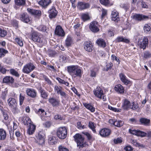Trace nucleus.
I'll list each match as a JSON object with an SVG mask.
<instances>
[{
  "mask_svg": "<svg viewBox=\"0 0 151 151\" xmlns=\"http://www.w3.org/2000/svg\"><path fill=\"white\" fill-rule=\"evenodd\" d=\"M148 40L147 38L144 37L143 38H142L139 40L138 42V45L141 48L145 49L147 46Z\"/></svg>",
  "mask_w": 151,
  "mask_h": 151,
  "instance_id": "9",
  "label": "nucleus"
},
{
  "mask_svg": "<svg viewBox=\"0 0 151 151\" xmlns=\"http://www.w3.org/2000/svg\"><path fill=\"white\" fill-rule=\"evenodd\" d=\"M6 70L5 68H4L0 64V72L3 73H5L6 71Z\"/></svg>",
  "mask_w": 151,
  "mask_h": 151,
  "instance_id": "59",
  "label": "nucleus"
},
{
  "mask_svg": "<svg viewBox=\"0 0 151 151\" xmlns=\"http://www.w3.org/2000/svg\"><path fill=\"white\" fill-rule=\"evenodd\" d=\"M96 43L99 46L101 47H104L106 46V43L105 40L101 38L98 39L96 41Z\"/></svg>",
  "mask_w": 151,
  "mask_h": 151,
  "instance_id": "26",
  "label": "nucleus"
},
{
  "mask_svg": "<svg viewBox=\"0 0 151 151\" xmlns=\"http://www.w3.org/2000/svg\"><path fill=\"white\" fill-rule=\"evenodd\" d=\"M83 105L86 108L90 111L91 112H93L95 111V108L92 106L91 104L85 103L83 104Z\"/></svg>",
  "mask_w": 151,
  "mask_h": 151,
  "instance_id": "35",
  "label": "nucleus"
},
{
  "mask_svg": "<svg viewBox=\"0 0 151 151\" xmlns=\"http://www.w3.org/2000/svg\"><path fill=\"white\" fill-rule=\"evenodd\" d=\"M56 138L52 136H50L48 142L51 145H53L55 144L56 142Z\"/></svg>",
  "mask_w": 151,
  "mask_h": 151,
  "instance_id": "34",
  "label": "nucleus"
},
{
  "mask_svg": "<svg viewBox=\"0 0 151 151\" xmlns=\"http://www.w3.org/2000/svg\"><path fill=\"white\" fill-rule=\"evenodd\" d=\"M25 97L23 95L22 93H20L19 97L20 105H21L25 99Z\"/></svg>",
  "mask_w": 151,
  "mask_h": 151,
  "instance_id": "47",
  "label": "nucleus"
},
{
  "mask_svg": "<svg viewBox=\"0 0 151 151\" xmlns=\"http://www.w3.org/2000/svg\"><path fill=\"white\" fill-rule=\"evenodd\" d=\"M115 90L120 93H122L124 92V88L120 84L116 85L114 88Z\"/></svg>",
  "mask_w": 151,
  "mask_h": 151,
  "instance_id": "32",
  "label": "nucleus"
},
{
  "mask_svg": "<svg viewBox=\"0 0 151 151\" xmlns=\"http://www.w3.org/2000/svg\"><path fill=\"white\" fill-rule=\"evenodd\" d=\"M25 0H15V2L18 5H24L25 3Z\"/></svg>",
  "mask_w": 151,
  "mask_h": 151,
  "instance_id": "44",
  "label": "nucleus"
},
{
  "mask_svg": "<svg viewBox=\"0 0 151 151\" xmlns=\"http://www.w3.org/2000/svg\"><path fill=\"white\" fill-rule=\"evenodd\" d=\"M35 67L32 63H28L26 64L22 69L23 72L25 73L29 74L33 70Z\"/></svg>",
  "mask_w": 151,
  "mask_h": 151,
  "instance_id": "6",
  "label": "nucleus"
},
{
  "mask_svg": "<svg viewBox=\"0 0 151 151\" xmlns=\"http://www.w3.org/2000/svg\"><path fill=\"white\" fill-rule=\"evenodd\" d=\"M96 72L93 70H91L90 76L92 77H95L96 76Z\"/></svg>",
  "mask_w": 151,
  "mask_h": 151,
  "instance_id": "63",
  "label": "nucleus"
},
{
  "mask_svg": "<svg viewBox=\"0 0 151 151\" xmlns=\"http://www.w3.org/2000/svg\"><path fill=\"white\" fill-rule=\"evenodd\" d=\"M43 36L37 32L32 33L31 39L34 42L42 43L43 41Z\"/></svg>",
  "mask_w": 151,
  "mask_h": 151,
  "instance_id": "4",
  "label": "nucleus"
},
{
  "mask_svg": "<svg viewBox=\"0 0 151 151\" xmlns=\"http://www.w3.org/2000/svg\"><path fill=\"white\" fill-rule=\"evenodd\" d=\"M151 28L148 24H146L144 27V31L146 33L149 32Z\"/></svg>",
  "mask_w": 151,
  "mask_h": 151,
  "instance_id": "48",
  "label": "nucleus"
},
{
  "mask_svg": "<svg viewBox=\"0 0 151 151\" xmlns=\"http://www.w3.org/2000/svg\"><path fill=\"white\" fill-rule=\"evenodd\" d=\"M72 42L71 37H68L65 40V45L67 47L70 46Z\"/></svg>",
  "mask_w": 151,
  "mask_h": 151,
  "instance_id": "38",
  "label": "nucleus"
},
{
  "mask_svg": "<svg viewBox=\"0 0 151 151\" xmlns=\"http://www.w3.org/2000/svg\"><path fill=\"white\" fill-rule=\"evenodd\" d=\"M55 92L58 94H60V95L65 98L67 97V94L64 91H63V88L60 86L55 85L54 87Z\"/></svg>",
  "mask_w": 151,
  "mask_h": 151,
  "instance_id": "7",
  "label": "nucleus"
},
{
  "mask_svg": "<svg viewBox=\"0 0 151 151\" xmlns=\"http://www.w3.org/2000/svg\"><path fill=\"white\" fill-rule=\"evenodd\" d=\"M15 41L17 42V44L20 46L22 47L23 46V43L22 39L19 38H16L15 39Z\"/></svg>",
  "mask_w": 151,
  "mask_h": 151,
  "instance_id": "43",
  "label": "nucleus"
},
{
  "mask_svg": "<svg viewBox=\"0 0 151 151\" xmlns=\"http://www.w3.org/2000/svg\"><path fill=\"white\" fill-rule=\"evenodd\" d=\"M129 132L135 135L138 136H140L141 137H144L147 135V133L144 132L139 130H136L130 129H129Z\"/></svg>",
  "mask_w": 151,
  "mask_h": 151,
  "instance_id": "10",
  "label": "nucleus"
},
{
  "mask_svg": "<svg viewBox=\"0 0 151 151\" xmlns=\"http://www.w3.org/2000/svg\"><path fill=\"white\" fill-rule=\"evenodd\" d=\"M26 92L28 96L32 98H35L37 96V92L33 88H27L26 90Z\"/></svg>",
  "mask_w": 151,
  "mask_h": 151,
  "instance_id": "15",
  "label": "nucleus"
},
{
  "mask_svg": "<svg viewBox=\"0 0 151 151\" xmlns=\"http://www.w3.org/2000/svg\"><path fill=\"white\" fill-rule=\"evenodd\" d=\"M6 131L3 129H0V140H4L6 137Z\"/></svg>",
  "mask_w": 151,
  "mask_h": 151,
  "instance_id": "33",
  "label": "nucleus"
},
{
  "mask_svg": "<svg viewBox=\"0 0 151 151\" xmlns=\"http://www.w3.org/2000/svg\"><path fill=\"white\" fill-rule=\"evenodd\" d=\"M84 48L87 51L91 52L93 49V45L91 42H86L84 44Z\"/></svg>",
  "mask_w": 151,
  "mask_h": 151,
  "instance_id": "19",
  "label": "nucleus"
},
{
  "mask_svg": "<svg viewBox=\"0 0 151 151\" xmlns=\"http://www.w3.org/2000/svg\"><path fill=\"white\" fill-rule=\"evenodd\" d=\"M111 19L115 22H117L119 20V14L115 10L112 11L111 15Z\"/></svg>",
  "mask_w": 151,
  "mask_h": 151,
  "instance_id": "22",
  "label": "nucleus"
},
{
  "mask_svg": "<svg viewBox=\"0 0 151 151\" xmlns=\"http://www.w3.org/2000/svg\"><path fill=\"white\" fill-rule=\"evenodd\" d=\"M110 130L107 128L102 129L99 131L100 135L102 137L108 136L110 135Z\"/></svg>",
  "mask_w": 151,
  "mask_h": 151,
  "instance_id": "20",
  "label": "nucleus"
},
{
  "mask_svg": "<svg viewBox=\"0 0 151 151\" xmlns=\"http://www.w3.org/2000/svg\"><path fill=\"white\" fill-rule=\"evenodd\" d=\"M100 3L105 6H108L109 4V0H100Z\"/></svg>",
  "mask_w": 151,
  "mask_h": 151,
  "instance_id": "50",
  "label": "nucleus"
},
{
  "mask_svg": "<svg viewBox=\"0 0 151 151\" xmlns=\"http://www.w3.org/2000/svg\"><path fill=\"white\" fill-rule=\"evenodd\" d=\"M98 26V22L96 21H93L91 23L89 26V28L92 32H96L99 30Z\"/></svg>",
  "mask_w": 151,
  "mask_h": 151,
  "instance_id": "13",
  "label": "nucleus"
},
{
  "mask_svg": "<svg viewBox=\"0 0 151 151\" xmlns=\"http://www.w3.org/2000/svg\"><path fill=\"white\" fill-rule=\"evenodd\" d=\"M88 126L94 133L96 132V131L95 129V124L93 122H89Z\"/></svg>",
  "mask_w": 151,
  "mask_h": 151,
  "instance_id": "42",
  "label": "nucleus"
},
{
  "mask_svg": "<svg viewBox=\"0 0 151 151\" xmlns=\"http://www.w3.org/2000/svg\"><path fill=\"white\" fill-rule=\"evenodd\" d=\"M139 121L142 124H143L144 125H147L150 123V120L145 118H141L140 119Z\"/></svg>",
  "mask_w": 151,
  "mask_h": 151,
  "instance_id": "36",
  "label": "nucleus"
},
{
  "mask_svg": "<svg viewBox=\"0 0 151 151\" xmlns=\"http://www.w3.org/2000/svg\"><path fill=\"white\" fill-rule=\"evenodd\" d=\"M124 149L126 151H130L132 150V147L130 145L127 146L124 148Z\"/></svg>",
  "mask_w": 151,
  "mask_h": 151,
  "instance_id": "64",
  "label": "nucleus"
},
{
  "mask_svg": "<svg viewBox=\"0 0 151 151\" xmlns=\"http://www.w3.org/2000/svg\"><path fill=\"white\" fill-rule=\"evenodd\" d=\"M93 93L95 96L100 99H101L102 96L104 95L102 89L99 87H97L94 90Z\"/></svg>",
  "mask_w": 151,
  "mask_h": 151,
  "instance_id": "12",
  "label": "nucleus"
},
{
  "mask_svg": "<svg viewBox=\"0 0 151 151\" xmlns=\"http://www.w3.org/2000/svg\"><path fill=\"white\" fill-rule=\"evenodd\" d=\"M44 135V133L41 131L39 132L38 134L36 135V142L39 144L42 145L45 142Z\"/></svg>",
  "mask_w": 151,
  "mask_h": 151,
  "instance_id": "8",
  "label": "nucleus"
},
{
  "mask_svg": "<svg viewBox=\"0 0 151 151\" xmlns=\"http://www.w3.org/2000/svg\"><path fill=\"white\" fill-rule=\"evenodd\" d=\"M131 107V104L128 100L125 99L122 106V108L124 110H128Z\"/></svg>",
  "mask_w": 151,
  "mask_h": 151,
  "instance_id": "21",
  "label": "nucleus"
},
{
  "mask_svg": "<svg viewBox=\"0 0 151 151\" xmlns=\"http://www.w3.org/2000/svg\"><path fill=\"white\" fill-rule=\"evenodd\" d=\"M51 123L50 122L47 121L43 124L44 126L46 127H49L51 125Z\"/></svg>",
  "mask_w": 151,
  "mask_h": 151,
  "instance_id": "60",
  "label": "nucleus"
},
{
  "mask_svg": "<svg viewBox=\"0 0 151 151\" xmlns=\"http://www.w3.org/2000/svg\"><path fill=\"white\" fill-rule=\"evenodd\" d=\"M67 131L65 127H60L57 131V136L60 139H65L67 137Z\"/></svg>",
  "mask_w": 151,
  "mask_h": 151,
  "instance_id": "2",
  "label": "nucleus"
},
{
  "mask_svg": "<svg viewBox=\"0 0 151 151\" xmlns=\"http://www.w3.org/2000/svg\"><path fill=\"white\" fill-rule=\"evenodd\" d=\"M123 124L124 122L122 121L115 120L114 125L117 127H119L122 126L123 125Z\"/></svg>",
  "mask_w": 151,
  "mask_h": 151,
  "instance_id": "41",
  "label": "nucleus"
},
{
  "mask_svg": "<svg viewBox=\"0 0 151 151\" xmlns=\"http://www.w3.org/2000/svg\"><path fill=\"white\" fill-rule=\"evenodd\" d=\"M78 128L80 129H83L86 128V126L85 125H82L81 122H78L77 123Z\"/></svg>",
  "mask_w": 151,
  "mask_h": 151,
  "instance_id": "49",
  "label": "nucleus"
},
{
  "mask_svg": "<svg viewBox=\"0 0 151 151\" xmlns=\"http://www.w3.org/2000/svg\"><path fill=\"white\" fill-rule=\"evenodd\" d=\"M55 34L60 37H64L65 33L62 27L60 25L57 26L55 31Z\"/></svg>",
  "mask_w": 151,
  "mask_h": 151,
  "instance_id": "11",
  "label": "nucleus"
},
{
  "mask_svg": "<svg viewBox=\"0 0 151 151\" xmlns=\"http://www.w3.org/2000/svg\"><path fill=\"white\" fill-rule=\"evenodd\" d=\"M60 60L63 61L64 62H66V60L67 59V58L65 55H62L60 56Z\"/></svg>",
  "mask_w": 151,
  "mask_h": 151,
  "instance_id": "61",
  "label": "nucleus"
},
{
  "mask_svg": "<svg viewBox=\"0 0 151 151\" xmlns=\"http://www.w3.org/2000/svg\"><path fill=\"white\" fill-rule=\"evenodd\" d=\"M7 35L6 31L4 29H2L0 28V36L3 37L6 36Z\"/></svg>",
  "mask_w": 151,
  "mask_h": 151,
  "instance_id": "46",
  "label": "nucleus"
},
{
  "mask_svg": "<svg viewBox=\"0 0 151 151\" xmlns=\"http://www.w3.org/2000/svg\"><path fill=\"white\" fill-rule=\"evenodd\" d=\"M48 101L50 103L53 107L58 106L60 105V100L53 97L49 98Z\"/></svg>",
  "mask_w": 151,
  "mask_h": 151,
  "instance_id": "16",
  "label": "nucleus"
},
{
  "mask_svg": "<svg viewBox=\"0 0 151 151\" xmlns=\"http://www.w3.org/2000/svg\"><path fill=\"white\" fill-rule=\"evenodd\" d=\"M8 51L4 49L1 48H0V57L1 58L4 57L5 55L7 53Z\"/></svg>",
  "mask_w": 151,
  "mask_h": 151,
  "instance_id": "37",
  "label": "nucleus"
},
{
  "mask_svg": "<svg viewBox=\"0 0 151 151\" xmlns=\"http://www.w3.org/2000/svg\"><path fill=\"white\" fill-rule=\"evenodd\" d=\"M23 123L24 125H29L32 124L31 121L30 119L28 117H25L24 119Z\"/></svg>",
  "mask_w": 151,
  "mask_h": 151,
  "instance_id": "39",
  "label": "nucleus"
},
{
  "mask_svg": "<svg viewBox=\"0 0 151 151\" xmlns=\"http://www.w3.org/2000/svg\"><path fill=\"white\" fill-rule=\"evenodd\" d=\"M148 16L142 14H135L133 16V18L135 20L141 21L148 19Z\"/></svg>",
  "mask_w": 151,
  "mask_h": 151,
  "instance_id": "18",
  "label": "nucleus"
},
{
  "mask_svg": "<svg viewBox=\"0 0 151 151\" xmlns=\"http://www.w3.org/2000/svg\"><path fill=\"white\" fill-rule=\"evenodd\" d=\"M122 140L121 138H117L114 140V142L116 144L121 143L122 142Z\"/></svg>",
  "mask_w": 151,
  "mask_h": 151,
  "instance_id": "52",
  "label": "nucleus"
},
{
  "mask_svg": "<svg viewBox=\"0 0 151 151\" xmlns=\"http://www.w3.org/2000/svg\"><path fill=\"white\" fill-rule=\"evenodd\" d=\"M120 79L122 82L125 84L127 85L129 84L130 81L128 80L126 76L123 73H120L119 74Z\"/></svg>",
  "mask_w": 151,
  "mask_h": 151,
  "instance_id": "27",
  "label": "nucleus"
},
{
  "mask_svg": "<svg viewBox=\"0 0 151 151\" xmlns=\"http://www.w3.org/2000/svg\"><path fill=\"white\" fill-rule=\"evenodd\" d=\"M75 141L77 142V146L80 147H82L84 146L83 143L84 138L82 135L79 134H76L74 136Z\"/></svg>",
  "mask_w": 151,
  "mask_h": 151,
  "instance_id": "5",
  "label": "nucleus"
},
{
  "mask_svg": "<svg viewBox=\"0 0 151 151\" xmlns=\"http://www.w3.org/2000/svg\"><path fill=\"white\" fill-rule=\"evenodd\" d=\"M37 89L40 93L41 96L43 99H47L48 96V94L45 90L42 88L41 85L39 86Z\"/></svg>",
  "mask_w": 151,
  "mask_h": 151,
  "instance_id": "24",
  "label": "nucleus"
},
{
  "mask_svg": "<svg viewBox=\"0 0 151 151\" xmlns=\"http://www.w3.org/2000/svg\"><path fill=\"white\" fill-rule=\"evenodd\" d=\"M8 104L9 107L11 108L12 110L14 113H15L18 111L17 107V103L16 100L13 98H9L7 100Z\"/></svg>",
  "mask_w": 151,
  "mask_h": 151,
  "instance_id": "3",
  "label": "nucleus"
},
{
  "mask_svg": "<svg viewBox=\"0 0 151 151\" xmlns=\"http://www.w3.org/2000/svg\"><path fill=\"white\" fill-rule=\"evenodd\" d=\"M58 149L59 151H69L68 149L62 145L59 147Z\"/></svg>",
  "mask_w": 151,
  "mask_h": 151,
  "instance_id": "54",
  "label": "nucleus"
},
{
  "mask_svg": "<svg viewBox=\"0 0 151 151\" xmlns=\"http://www.w3.org/2000/svg\"><path fill=\"white\" fill-rule=\"evenodd\" d=\"M20 18L22 21L25 23H28L30 21L28 14L26 12L23 13L20 15Z\"/></svg>",
  "mask_w": 151,
  "mask_h": 151,
  "instance_id": "17",
  "label": "nucleus"
},
{
  "mask_svg": "<svg viewBox=\"0 0 151 151\" xmlns=\"http://www.w3.org/2000/svg\"><path fill=\"white\" fill-rule=\"evenodd\" d=\"M48 53L50 56L51 57L55 56L57 54L56 52L55 51L52 50H49Z\"/></svg>",
  "mask_w": 151,
  "mask_h": 151,
  "instance_id": "51",
  "label": "nucleus"
},
{
  "mask_svg": "<svg viewBox=\"0 0 151 151\" xmlns=\"http://www.w3.org/2000/svg\"><path fill=\"white\" fill-rule=\"evenodd\" d=\"M139 106H138V105L137 104H135L134 103H132V105H131V107L130 109H131L134 110H135L137 109Z\"/></svg>",
  "mask_w": 151,
  "mask_h": 151,
  "instance_id": "56",
  "label": "nucleus"
},
{
  "mask_svg": "<svg viewBox=\"0 0 151 151\" xmlns=\"http://www.w3.org/2000/svg\"><path fill=\"white\" fill-rule=\"evenodd\" d=\"M14 79L13 77L10 76H6L3 79V82L5 83H12L14 82Z\"/></svg>",
  "mask_w": 151,
  "mask_h": 151,
  "instance_id": "30",
  "label": "nucleus"
},
{
  "mask_svg": "<svg viewBox=\"0 0 151 151\" xmlns=\"http://www.w3.org/2000/svg\"><path fill=\"white\" fill-rule=\"evenodd\" d=\"M27 11L29 13L32 15L40 16L41 15V12L39 10L28 8Z\"/></svg>",
  "mask_w": 151,
  "mask_h": 151,
  "instance_id": "23",
  "label": "nucleus"
},
{
  "mask_svg": "<svg viewBox=\"0 0 151 151\" xmlns=\"http://www.w3.org/2000/svg\"><path fill=\"white\" fill-rule=\"evenodd\" d=\"M151 54L149 52L146 51L144 53V57L146 58H148L151 57Z\"/></svg>",
  "mask_w": 151,
  "mask_h": 151,
  "instance_id": "55",
  "label": "nucleus"
},
{
  "mask_svg": "<svg viewBox=\"0 0 151 151\" xmlns=\"http://www.w3.org/2000/svg\"><path fill=\"white\" fill-rule=\"evenodd\" d=\"M45 110L42 109H39L37 113L38 115H41V114H43L45 113Z\"/></svg>",
  "mask_w": 151,
  "mask_h": 151,
  "instance_id": "62",
  "label": "nucleus"
},
{
  "mask_svg": "<svg viewBox=\"0 0 151 151\" xmlns=\"http://www.w3.org/2000/svg\"><path fill=\"white\" fill-rule=\"evenodd\" d=\"M112 59L113 60H115L119 63H120V61L119 59L115 56L114 55H112L111 56Z\"/></svg>",
  "mask_w": 151,
  "mask_h": 151,
  "instance_id": "58",
  "label": "nucleus"
},
{
  "mask_svg": "<svg viewBox=\"0 0 151 151\" xmlns=\"http://www.w3.org/2000/svg\"><path fill=\"white\" fill-rule=\"evenodd\" d=\"M81 18L84 21H85L89 19V17L88 14H82L81 15Z\"/></svg>",
  "mask_w": 151,
  "mask_h": 151,
  "instance_id": "45",
  "label": "nucleus"
},
{
  "mask_svg": "<svg viewBox=\"0 0 151 151\" xmlns=\"http://www.w3.org/2000/svg\"><path fill=\"white\" fill-rule=\"evenodd\" d=\"M76 65H71L67 68L68 72L72 76L76 77L78 76L80 77L81 76V70L80 69H78Z\"/></svg>",
  "mask_w": 151,
  "mask_h": 151,
  "instance_id": "1",
  "label": "nucleus"
},
{
  "mask_svg": "<svg viewBox=\"0 0 151 151\" xmlns=\"http://www.w3.org/2000/svg\"><path fill=\"white\" fill-rule=\"evenodd\" d=\"M48 13L49 14V17L51 18L55 17L57 14V12L54 7H52Z\"/></svg>",
  "mask_w": 151,
  "mask_h": 151,
  "instance_id": "28",
  "label": "nucleus"
},
{
  "mask_svg": "<svg viewBox=\"0 0 151 151\" xmlns=\"http://www.w3.org/2000/svg\"><path fill=\"white\" fill-rule=\"evenodd\" d=\"M107 11L104 9H102V14L101 18L102 19L107 14Z\"/></svg>",
  "mask_w": 151,
  "mask_h": 151,
  "instance_id": "53",
  "label": "nucleus"
},
{
  "mask_svg": "<svg viewBox=\"0 0 151 151\" xmlns=\"http://www.w3.org/2000/svg\"><path fill=\"white\" fill-rule=\"evenodd\" d=\"M36 129V126L33 124H30L29 126L27 132L29 135L33 134Z\"/></svg>",
  "mask_w": 151,
  "mask_h": 151,
  "instance_id": "29",
  "label": "nucleus"
},
{
  "mask_svg": "<svg viewBox=\"0 0 151 151\" xmlns=\"http://www.w3.org/2000/svg\"><path fill=\"white\" fill-rule=\"evenodd\" d=\"M10 72L12 75L17 77H19V73L14 69H11L10 70Z\"/></svg>",
  "mask_w": 151,
  "mask_h": 151,
  "instance_id": "40",
  "label": "nucleus"
},
{
  "mask_svg": "<svg viewBox=\"0 0 151 151\" xmlns=\"http://www.w3.org/2000/svg\"><path fill=\"white\" fill-rule=\"evenodd\" d=\"M77 7L80 10H83L89 7L88 3L83 2H79L78 3Z\"/></svg>",
  "mask_w": 151,
  "mask_h": 151,
  "instance_id": "14",
  "label": "nucleus"
},
{
  "mask_svg": "<svg viewBox=\"0 0 151 151\" xmlns=\"http://www.w3.org/2000/svg\"><path fill=\"white\" fill-rule=\"evenodd\" d=\"M51 2V0H41L39 2V4L42 7L45 8Z\"/></svg>",
  "mask_w": 151,
  "mask_h": 151,
  "instance_id": "25",
  "label": "nucleus"
},
{
  "mask_svg": "<svg viewBox=\"0 0 151 151\" xmlns=\"http://www.w3.org/2000/svg\"><path fill=\"white\" fill-rule=\"evenodd\" d=\"M115 42H123L126 43H128L129 42V40L123 37L119 36L115 40Z\"/></svg>",
  "mask_w": 151,
  "mask_h": 151,
  "instance_id": "31",
  "label": "nucleus"
},
{
  "mask_svg": "<svg viewBox=\"0 0 151 151\" xmlns=\"http://www.w3.org/2000/svg\"><path fill=\"white\" fill-rule=\"evenodd\" d=\"M3 116H4V119L5 120H7L8 119V115L7 114V112L6 111H3Z\"/></svg>",
  "mask_w": 151,
  "mask_h": 151,
  "instance_id": "57",
  "label": "nucleus"
}]
</instances>
